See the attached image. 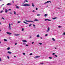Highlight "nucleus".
Instances as JSON below:
<instances>
[{"mask_svg": "<svg viewBox=\"0 0 65 65\" xmlns=\"http://www.w3.org/2000/svg\"><path fill=\"white\" fill-rule=\"evenodd\" d=\"M22 6H30V5L29 4H24V5H23Z\"/></svg>", "mask_w": 65, "mask_h": 65, "instance_id": "f257e3e1", "label": "nucleus"}, {"mask_svg": "<svg viewBox=\"0 0 65 65\" xmlns=\"http://www.w3.org/2000/svg\"><path fill=\"white\" fill-rule=\"evenodd\" d=\"M25 21H26V22H31V23H34V22L31 21H27L26 20H25Z\"/></svg>", "mask_w": 65, "mask_h": 65, "instance_id": "f03ea898", "label": "nucleus"}, {"mask_svg": "<svg viewBox=\"0 0 65 65\" xmlns=\"http://www.w3.org/2000/svg\"><path fill=\"white\" fill-rule=\"evenodd\" d=\"M49 2H50V3H51V2L50 1H47V2L45 3L44 4H46V3H49Z\"/></svg>", "mask_w": 65, "mask_h": 65, "instance_id": "7ed1b4c3", "label": "nucleus"}, {"mask_svg": "<svg viewBox=\"0 0 65 65\" xmlns=\"http://www.w3.org/2000/svg\"><path fill=\"white\" fill-rule=\"evenodd\" d=\"M44 21H51V20H49V19H45L44 20Z\"/></svg>", "mask_w": 65, "mask_h": 65, "instance_id": "20e7f679", "label": "nucleus"}, {"mask_svg": "<svg viewBox=\"0 0 65 65\" xmlns=\"http://www.w3.org/2000/svg\"><path fill=\"white\" fill-rule=\"evenodd\" d=\"M6 33L8 35H11V33L8 32H7Z\"/></svg>", "mask_w": 65, "mask_h": 65, "instance_id": "39448f33", "label": "nucleus"}, {"mask_svg": "<svg viewBox=\"0 0 65 65\" xmlns=\"http://www.w3.org/2000/svg\"><path fill=\"white\" fill-rule=\"evenodd\" d=\"M12 4H11L10 3H8L7 5H12Z\"/></svg>", "mask_w": 65, "mask_h": 65, "instance_id": "423d86ee", "label": "nucleus"}, {"mask_svg": "<svg viewBox=\"0 0 65 65\" xmlns=\"http://www.w3.org/2000/svg\"><path fill=\"white\" fill-rule=\"evenodd\" d=\"M39 57H40V56H37L35 57L34 58H35V59H36V58H39Z\"/></svg>", "mask_w": 65, "mask_h": 65, "instance_id": "0eeeda50", "label": "nucleus"}, {"mask_svg": "<svg viewBox=\"0 0 65 65\" xmlns=\"http://www.w3.org/2000/svg\"><path fill=\"white\" fill-rule=\"evenodd\" d=\"M23 42H27V41L26 40H22Z\"/></svg>", "mask_w": 65, "mask_h": 65, "instance_id": "6e6552de", "label": "nucleus"}, {"mask_svg": "<svg viewBox=\"0 0 65 65\" xmlns=\"http://www.w3.org/2000/svg\"><path fill=\"white\" fill-rule=\"evenodd\" d=\"M46 31L47 32H49V31H50V27H48V30Z\"/></svg>", "mask_w": 65, "mask_h": 65, "instance_id": "1a4fd4ad", "label": "nucleus"}, {"mask_svg": "<svg viewBox=\"0 0 65 65\" xmlns=\"http://www.w3.org/2000/svg\"><path fill=\"white\" fill-rule=\"evenodd\" d=\"M8 11V10H7V9H5V12L6 13H7V12Z\"/></svg>", "mask_w": 65, "mask_h": 65, "instance_id": "9d476101", "label": "nucleus"}, {"mask_svg": "<svg viewBox=\"0 0 65 65\" xmlns=\"http://www.w3.org/2000/svg\"><path fill=\"white\" fill-rule=\"evenodd\" d=\"M23 23H24V24H27L28 25H29V24L28 23L26 22L25 21H24Z\"/></svg>", "mask_w": 65, "mask_h": 65, "instance_id": "9b49d317", "label": "nucleus"}, {"mask_svg": "<svg viewBox=\"0 0 65 65\" xmlns=\"http://www.w3.org/2000/svg\"><path fill=\"white\" fill-rule=\"evenodd\" d=\"M8 53V54H11V52L10 51H8L7 52Z\"/></svg>", "mask_w": 65, "mask_h": 65, "instance_id": "f8f14e48", "label": "nucleus"}, {"mask_svg": "<svg viewBox=\"0 0 65 65\" xmlns=\"http://www.w3.org/2000/svg\"><path fill=\"white\" fill-rule=\"evenodd\" d=\"M19 35H20V34H15L14 35H15V36H17Z\"/></svg>", "mask_w": 65, "mask_h": 65, "instance_id": "ddd939ff", "label": "nucleus"}, {"mask_svg": "<svg viewBox=\"0 0 65 65\" xmlns=\"http://www.w3.org/2000/svg\"><path fill=\"white\" fill-rule=\"evenodd\" d=\"M34 21H37V22H38V20L37 19H35L34 20Z\"/></svg>", "mask_w": 65, "mask_h": 65, "instance_id": "4468645a", "label": "nucleus"}, {"mask_svg": "<svg viewBox=\"0 0 65 65\" xmlns=\"http://www.w3.org/2000/svg\"><path fill=\"white\" fill-rule=\"evenodd\" d=\"M48 15L47 14H45V15H44V17H47V16Z\"/></svg>", "mask_w": 65, "mask_h": 65, "instance_id": "2eb2a0df", "label": "nucleus"}, {"mask_svg": "<svg viewBox=\"0 0 65 65\" xmlns=\"http://www.w3.org/2000/svg\"><path fill=\"white\" fill-rule=\"evenodd\" d=\"M37 37H39V35H38L37 36Z\"/></svg>", "mask_w": 65, "mask_h": 65, "instance_id": "dca6fc26", "label": "nucleus"}, {"mask_svg": "<svg viewBox=\"0 0 65 65\" xmlns=\"http://www.w3.org/2000/svg\"><path fill=\"white\" fill-rule=\"evenodd\" d=\"M32 6H33V7H34V6H35L34 5V4L33 3H32Z\"/></svg>", "mask_w": 65, "mask_h": 65, "instance_id": "f3484780", "label": "nucleus"}, {"mask_svg": "<svg viewBox=\"0 0 65 65\" xmlns=\"http://www.w3.org/2000/svg\"><path fill=\"white\" fill-rule=\"evenodd\" d=\"M4 41H7V40L6 39H4Z\"/></svg>", "mask_w": 65, "mask_h": 65, "instance_id": "a211bd4d", "label": "nucleus"}, {"mask_svg": "<svg viewBox=\"0 0 65 65\" xmlns=\"http://www.w3.org/2000/svg\"><path fill=\"white\" fill-rule=\"evenodd\" d=\"M10 47H8L7 48V50H10Z\"/></svg>", "mask_w": 65, "mask_h": 65, "instance_id": "6ab92c4d", "label": "nucleus"}, {"mask_svg": "<svg viewBox=\"0 0 65 65\" xmlns=\"http://www.w3.org/2000/svg\"><path fill=\"white\" fill-rule=\"evenodd\" d=\"M52 39L53 40V41H55V39H54V38H52Z\"/></svg>", "mask_w": 65, "mask_h": 65, "instance_id": "aec40b11", "label": "nucleus"}, {"mask_svg": "<svg viewBox=\"0 0 65 65\" xmlns=\"http://www.w3.org/2000/svg\"><path fill=\"white\" fill-rule=\"evenodd\" d=\"M48 58L50 59H52V58L51 57H49Z\"/></svg>", "mask_w": 65, "mask_h": 65, "instance_id": "412c9836", "label": "nucleus"}, {"mask_svg": "<svg viewBox=\"0 0 65 65\" xmlns=\"http://www.w3.org/2000/svg\"><path fill=\"white\" fill-rule=\"evenodd\" d=\"M14 14H16V12H15V11H14Z\"/></svg>", "mask_w": 65, "mask_h": 65, "instance_id": "4be33fe9", "label": "nucleus"}, {"mask_svg": "<svg viewBox=\"0 0 65 65\" xmlns=\"http://www.w3.org/2000/svg\"><path fill=\"white\" fill-rule=\"evenodd\" d=\"M31 25H32V24H30L29 26V27H31Z\"/></svg>", "mask_w": 65, "mask_h": 65, "instance_id": "5701e85b", "label": "nucleus"}, {"mask_svg": "<svg viewBox=\"0 0 65 65\" xmlns=\"http://www.w3.org/2000/svg\"><path fill=\"white\" fill-rule=\"evenodd\" d=\"M53 20H55V19H56V17H55L54 18L52 19Z\"/></svg>", "mask_w": 65, "mask_h": 65, "instance_id": "b1692460", "label": "nucleus"}, {"mask_svg": "<svg viewBox=\"0 0 65 65\" xmlns=\"http://www.w3.org/2000/svg\"><path fill=\"white\" fill-rule=\"evenodd\" d=\"M9 30H11V27H9Z\"/></svg>", "mask_w": 65, "mask_h": 65, "instance_id": "393cba45", "label": "nucleus"}, {"mask_svg": "<svg viewBox=\"0 0 65 65\" xmlns=\"http://www.w3.org/2000/svg\"><path fill=\"white\" fill-rule=\"evenodd\" d=\"M21 21H18V24H19V23H21Z\"/></svg>", "mask_w": 65, "mask_h": 65, "instance_id": "a878e982", "label": "nucleus"}, {"mask_svg": "<svg viewBox=\"0 0 65 65\" xmlns=\"http://www.w3.org/2000/svg\"><path fill=\"white\" fill-rule=\"evenodd\" d=\"M9 27H11L10 26V23L9 24Z\"/></svg>", "mask_w": 65, "mask_h": 65, "instance_id": "bb28decb", "label": "nucleus"}, {"mask_svg": "<svg viewBox=\"0 0 65 65\" xmlns=\"http://www.w3.org/2000/svg\"><path fill=\"white\" fill-rule=\"evenodd\" d=\"M3 12V11H1V13H2V12Z\"/></svg>", "mask_w": 65, "mask_h": 65, "instance_id": "cd10ccee", "label": "nucleus"}, {"mask_svg": "<svg viewBox=\"0 0 65 65\" xmlns=\"http://www.w3.org/2000/svg\"><path fill=\"white\" fill-rule=\"evenodd\" d=\"M16 8H19V7L18 6H16Z\"/></svg>", "mask_w": 65, "mask_h": 65, "instance_id": "c85d7f7f", "label": "nucleus"}, {"mask_svg": "<svg viewBox=\"0 0 65 65\" xmlns=\"http://www.w3.org/2000/svg\"><path fill=\"white\" fill-rule=\"evenodd\" d=\"M9 13H10V14H12V13L11 12H10Z\"/></svg>", "mask_w": 65, "mask_h": 65, "instance_id": "c756f323", "label": "nucleus"}, {"mask_svg": "<svg viewBox=\"0 0 65 65\" xmlns=\"http://www.w3.org/2000/svg\"><path fill=\"white\" fill-rule=\"evenodd\" d=\"M7 58H8V59H9V57L8 56H7Z\"/></svg>", "mask_w": 65, "mask_h": 65, "instance_id": "7c9ffc66", "label": "nucleus"}, {"mask_svg": "<svg viewBox=\"0 0 65 65\" xmlns=\"http://www.w3.org/2000/svg\"><path fill=\"white\" fill-rule=\"evenodd\" d=\"M37 16H39V15H40V14H38L37 15Z\"/></svg>", "mask_w": 65, "mask_h": 65, "instance_id": "2f4dec72", "label": "nucleus"}, {"mask_svg": "<svg viewBox=\"0 0 65 65\" xmlns=\"http://www.w3.org/2000/svg\"><path fill=\"white\" fill-rule=\"evenodd\" d=\"M55 57H58V56H57L56 55H55Z\"/></svg>", "mask_w": 65, "mask_h": 65, "instance_id": "473e14b6", "label": "nucleus"}, {"mask_svg": "<svg viewBox=\"0 0 65 65\" xmlns=\"http://www.w3.org/2000/svg\"><path fill=\"white\" fill-rule=\"evenodd\" d=\"M58 28H61V27L60 26H58Z\"/></svg>", "mask_w": 65, "mask_h": 65, "instance_id": "72a5a7b5", "label": "nucleus"}, {"mask_svg": "<svg viewBox=\"0 0 65 65\" xmlns=\"http://www.w3.org/2000/svg\"><path fill=\"white\" fill-rule=\"evenodd\" d=\"M25 2H28V1H27L26 0H25Z\"/></svg>", "mask_w": 65, "mask_h": 65, "instance_id": "f704fd0d", "label": "nucleus"}, {"mask_svg": "<svg viewBox=\"0 0 65 65\" xmlns=\"http://www.w3.org/2000/svg\"><path fill=\"white\" fill-rule=\"evenodd\" d=\"M39 44H40V45H41V44H42V43H39Z\"/></svg>", "mask_w": 65, "mask_h": 65, "instance_id": "c9c22d12", "label": "nucleus"}, {"mask_svg": "<svg viewBox=\"0 0 65 65\" xmlns=\"http://www.w3.org/2000/svg\"><path fill=\"white\" fill-rule=\"evenodd\" d=\"M40 64H42V65H43V63H40Z\"/></svg>", "mask_w": 65, "mask_h": 65, "instance_id": "e433bc0d", "label": "nucleus"}, {"mask_svg": "<svg viewBox=\"0 0 65 65\" xmlns=\"http://www.w3.org/2000/svg\"><path fill=\"white\" fill-rule=\"evenodd\" d=\"M32 55V53H31L30 54V56Z\"/></svg>", "mask_w": 65, "mask_h": 65, "instance_id": "4c0bfd02", "label": "nucleus"}, {"mask_svg": "<svg viewBox=\"0 0 65 65\" xmlns=\"http://www.w3.org/2000/svg\"><path fill=\"white\" fill-rule=\"evenodd\" d=\"M24 29L23 28H22V31H24Z\"/></svg>", "mask_w": 65, "mask_h": 65, "instance_id": "58836bf2", "label": "nucleus"}, {"mask_svg": "<svg viewBox=\"0 0 65 65\" xmlns=\"http://www.w3.org/2000/svg\"><path fill=\"white\" fill-rule=\"evenodd\" d=\"M2 19H3V20H4V18H3V17H2Z\"/></svg>", "mask_w": 65, "mask_h": 65, "instance_id": "ea45409f", "label": "nucleus"}, {"mask_svg": "<svg viewBox=\"0 0 65 65\" xmlns=\"http://www.w3.org/2000/svg\"><path fill=\"white\" fill-rule=\"evenodd\" d=\"M55 54L54 53H53L52 54V55H55Z\"/></svg>", "mask_w": 65, "mask_h": 65, "instance_id": "a19ab883", "label": "nucleus"}, {"mask_svg": "<svg viewBox=\"0 0 65 65\" xmlns=\"http://www.w3.org/2000/svg\"><path fill=\"white\" fill-rule=\"evenodd\" d=\"M1 61H2V60L1 59V58H0V62H1Z\"/></svg>", "mask_w": 65, "mask_h": 65, "instance_id": "79ce46f5", "label": "nucleus"}, {"mask_svg": "<svg viewBox=\"0 0 65 65\" xmlns=\"http://www.w3.org/2000/svg\"><path fill=\"white\" fill-rule=\"evenodd\" d=\"M33 26H34V28H35V25L34 24H33Z\"/></svg>", "mask_w": 65, "mask_h": 65, "instance_id": "37998d69", "label": "nucleus"}, {"mask_svg": "<svg viewBox=\"0 0 65 65\" xmlns=\"http://www.w3.org/2000/svg\"><path fill=\"white\" fill-rule=\"evenodd\" d=\"M15 45H17V43H15Z\"/></svg>", "mask_w": 65, "mask_h": 65, "instance_id": "c03bdc74", "label": "nucleus"}, {"mask_svg": "<svg viewBox=\"0 0 65 65\" xmlns=\"http://www.w3.org/2000/svg\"><path fill=\"white\" fill-rule=\"evenodd\" d=\"M26 46H28V45L27 44H26Z\"/></svg>", "mask_w": 65, "mask_h": 65, "instance_id": "a18cd8bd", "label": "nucleus"}, {"mask_svg": "<svg viewBox=\"0 0 65 65\" xmlns=\"http://www.w3.org/2000/svg\"><path fill=\"white\" fill-rule=\"evenodd\" d=\"M38 9V8H36V10H37Z\"/></svg>", "mask_w": 65, "mask_h": 65, "instance_id": "49530a36", "label": "nucleus"}, {"mask_svg": "<svg viewBox=\"0 0 65 65\" xmlns=\"http://www.w3.org/2000/svg\"><path fill=\"white\" fill-rule=\"evenodd\" d=\"M23 55H25V53H23Z\"/></svg>", "mask_w": 65, "mask_h": 65, "instance_id": "de8ad7c7", "label": "nucleus"}, {"mask_svg": "<svg viewBox=\"0 0 65 65\" xmlns=\"http://www.w3.org/2000/svg\"><path fill=\"white\" fill-rule=\"evenodd\" d=\"M64 35H65V32H64L63 34Z\"/></svg>", "mask_w": 65, "mask_h": 65, "instance_id": "09e8293b", "label": "nucleus"}, {"mask_svg": "<svg viewBox=\"0 0 65 65\" xmlns=\"http://www.w3.org/2000/svg\"><path fill=\"white\" fill-rule=\"evenodd\" d=\"M45 36H47V34H46L45 35Z\"/></svg>", "mask_w": 65, "mask_h": 65, "instance_id": "8fccbe9b", "label": "nucleus"}, {"mask_svg": "<svg viewBox=\"0 0 65 65\" xmlns=\"http://www.w3.org/2000/svg\"><path fill=\"white\" fill-rule=\"evenodd\" d=\"M32 12H35V11L34 10H33V11H32Z\"/></svg>", "mask_w": 65, "mask_h": 65, "instance_id": "3c124183", "label": "nucleus"}, {"mask_svg": "<svg viewBox=\"0 0 65 65\" xmlns=\"http://www.w3.org/2000/svg\"><path fill=\"white\" fill-rule=\"evenodd\" d=\"M31 43L32 44H33L34 43V42H32Z\"/></svg>", "mask_w": 65, "mask_h": 65, "instance_id": "603ef678", "label": "nucleus"}, {"mask_svg": "<svg viewBox=\"0 0 65 65\" xmlns=\"http://www.w3.org/2000/svg\"><path fill=\"white\" fill-rule=\"evenodd\" d=\"M12 2L13 3H14V1H13V0L12 1Z\"/></svg>", "mask_w": 65, "mask_h": 65, "instance_id": "864d4df0", "label": "nucleus"}, {"mask_svg": "<svg viewBox=\"0 0 65 65\" xmlns=\"http://www.w3.org/2000/svg\"><path fill=\"white\" fill-rule=\"evenodd\" d=\"M9 10H11V9H9Z\"/></svg>", "mask_w": 65, "mask_h": 65, "instance_id": "5fc2aeb1", "label": "nucleus"}, {"mask_svg": "<svg viewBox=\"0 0 65 65\" xmlns=\"http://www.w3.org/2000/svg\"><path fill=\"white\" fill-rule=\"evenodd\" d=\"M58 8V9H60V8Z\"/></svg>", "mask_w": 65, "mask_h": 65, "instance_id": "6e6d98bb", "label": "nucleus"}, {"mask_svg": "<svg viewBox=\"0 0 65 65\" xmlns=\"http://www.w3.org/2000/svg\"><path fill=\"white\" fill-rule=\"evenodd\" d=\"M4 5V4H2V5L3 6V5Z\"/></svg>", "mask_w": 65, "mask_h": 65, "instance_id": "4d7b16f0", "label": "nucleus"}, {"mask_svg": "<svg viewBox=\"0 0 65 65\" xmlns=\"http://www.w3.org/2000/svg\"><path fill=\"white\" fill-rule=\"evenodd\" d=\"M14 57L15 58V57H16V56H14Z\"/></svg>", "mask_w": 65, "mask_h": 65, "instance_id": "13d9d810", "label": "nucleus"}, {"mask_svg": "<svg viewBox=\"0 0 65 65\" xmlns=\"http://www.w3.org/2000/svg\"><path fill=\"white\" fill-rule=\"evenodd\" d=\"M23 44H24V45H25V43H23Z\"/></svg>", "mask_w": 65, "mask_h": 65, "instance_id": "bf43d9fd", "label": "nucleus"}, {"mask_svg": "<svg viewBox=\"0 0 65 65\" xmlns=\"http://www.w3.org/2000/svg\"><path fill=\"white\" fill-rule=\"evenodd\" d=\"M1 30L0 29V32H1Z\"/></svg>", "mask_w": 65, "mask_h": 65, "instance_id": "052dcab7", "label": "nucleus"}, {"mask_svg": "<svg viewBox=\"0 0 65 65\" xmlns=\"http://www.w3.org/2000/svg\"><path fill=\"white\" fill-rule=\"evenodd\" d=\"M41 38V39H42V37H41V38Z\"/></svg>", "mask_w": 65, "mask_h": 65, "instance_id": "680f3d73", "label": "nucleus"}, {"mask_svg": "<svg viewBox=\"0 0 65 65\" xmlns=\"http://www.w3.org/2000/svg\"><path fill=\"white\" fill-rule=\"evenodd\" d=\"M2 6H3V5H2V6H1V7H2Z\"/></svg>", "mask_w": 65, "mask_h": 65, "instance_id": "e2e57ef3", "label": "nucleus"}, {"mask_svg": "<svg viewBox=\"0 0 65 65\" xmlns=\"http://www.w3.org/2000/svg\"><path fill=\"white\" fill-rule=\"evenodd\" d=\"M48 6H47V7H48Z\"/></svg>", "mask_w": 65, "mask_h": 65, "instance_id": "0e129e2a", "label": "nucleus"}, {"mask_svg": "<svg viewBox=\"0 0 65 65\" xmlns=\"http://www.w3.org/2000/svg\"><path fill=\"white\" fill-rule=\"evenodd\" d=\"M55 49H57V48H55Z\"/></svg>", "mask_w": 65, "mask_h": 65, "instance_id": "69168bd1", "label": "nucleus"}, {"mask_svg": "<svg viewBox=\"0 0 65 65\" xmlns=\"http://www.w3.org/2000/svg\"><path fill=\"white\" fill-rule=\"evenodd\" d=\"M1 24V23H0V24Z\"/></svg>", "mask_w": 65, "mask_h": 65, "instance_id": "338daca9", "label": "nucleus"}, {"mask_svg": "<svg viewBox=\"0 0 65 65\" xmlns=\"http://www.w3.org/2000/svg\"><path fill=\"white\" fill-rule=\"evenodd\" d=\"M0 43H1V42H0Z\"/></svg>", "mask_w": 65, "mask_h": 65, "instance_id": "774afa93", "label": "nucleus"}]
</instances>
